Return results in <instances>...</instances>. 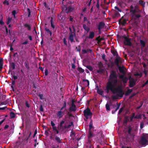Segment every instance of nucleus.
Listing matches in <instances>:
<instances>
[{
  "instance_id": "obj_33",
  "label": "nucleus",
  "mask_w": 148,
  "mask_h": 148,
  "mask_svg": "<svg viewBox=\"0 0 148 148\" xmlns=\"http://www.w3.org/2000/svg\"><path fill=\"white\" fill-rule=\"evenodd\" d=\"M135 113H133L132 114V116L130 117V119L129 120V122H131L133 121V119L134 118Z\"/></svg>"
},
{
  "instance_id": "obj_38",
  "label": "nucleus",
  "mask_w": 148,
  "mask_h": 148,
  "mask_svg": "<svg viewBox=\"0 0 148 148\" xmlns=\"http://www.w3.org/2000/svg\"><path fill=\"white\" fill-rule=\"evenodd\" d=\"M89 131L91 130L93 128L92 121L91 120L90 122V125H89Z\"/></svg>"
},
{
  "instance_id": "obj_40",
  "label": "nucleus",
  "mask_w": 148,
  "mask_h": 148,
  "mask_svg": "<svg viewBox=\"0 0 148 148\" xmlns=\"http://www.w3.org/2000/svg\"><path fill=\"white\" fill-rule=\"evenodd\" d=\"M85 66L90 71H92L93 70L92 67L89 65H87Z\"/></svg>"
},
{
  "instance_id": "obj_52",
  "label": "nucleus",
  "mask_w": 148,
  "mask_h": 148,
  "mask_svg": "<svg viewBox=\"0 0 148 148\" xmlns=\"http://www.w3.org/2000/svg\"><path fill=\"white\" fill-rule=\"evenodd\" d=\"M76 50L77 51L80 52L81 50V48L80 46H79L78 47H76Z\"/></svg>"
},
{
  "instance_id": "obj_43",
  "label": "nucleus",
  "mask_w": 148,
  "mask_h": 148,
  "mask_svg": "<svg viewBox=\"0 0 148 148\" xmlns=\"http://www.w3.org/2000/svg\"><path fill=\"white\" fill-rule=\"evenodd\" d=\"M3 67V60L1 59H0V69H1Z\"/></svg>"
},
{
  "instance_id": "obj_63",
  "label": "nucleus",
  "mask_w": 148,
  "mask_h": 148,
  "mask_svg": "<svg viewBox=\"0 0 148 148\" xmlns=\"http://www.w3.org/2000/svg\"><path fill=\"white\" fill-rule=\"evenodd\" d=\"M75 101L74 99H72L71 100V106H76L74 104Z\"/></svg>"
},
{
  "instance_id": "obj_49",
  "label": "nucleus",
  "mask_w": 148,
  "mask_h": 148,
  "mask_svg": "<svg viewBox=\"0 0 148 148\" xmlns=\"http://www.w3.org/2000/svg\"><path fill=\"white\" fill-rule=\"evenodd\" d=\"M3 3L4 5H9V3L8 1L7 0H5L3 2Z\"/></svg>"
},
{
  "instance_id": "obj_55",
  "label": "nucleus",
  "mask_w": 148,
  "mask_h": 148,
  "mask_svg": "<svg viewBox=\"0 0 148 148\" xmlns=\"http://www.w3.org/2000/svg\"><path fill=\"white\" fill-rule=\"evenodd\" d=\"M39 109L40 112H43L44 111V109L42 104L40 105Z\"/></svg>"
},
{
  "instance_id": "obj_18",
  "label": "nucleus",
  "mask_w": 148,
  "mask_h": 148,
  "mask_svg": "<svg viewBox=\"0 0 148 148\" xmlns=\"http://www.w3.org/2000/svg\"><path fill=\"white\" fill-rule=\"evenodd\" d=\"M127 20L126 19L124 18L123 17H122L119 21V23L120 24L124 25L126 23Z\"/></svg>"
},
{
  "instance_id": "obj_45",
  "label": "nucleus",
  "mask_w": 148,
  "mask_h": 148,
  "mask_svg": "<svg viewBox=\"0 0 148 148\" xmlns=\"http://www.w3.org/2000/svg\"><path fill=\"white\" fill-rule=\"evenodd\" d=\"M103 70L101 68L99 67V69L97 70L98 73H102L103 72Z\"/></svg>"
},
{
  "instance_id": "obj_4",
  "label": "nucleus",
  "mask_w": 148,
  "mask_h": 148,
  "mask_svg": "<svg viewBox=\"0 0 148 148\" xmlns=\"http://www.w3.org/2000/svg\"><path fill=\"white\" fill-rule=\"evenodd\" d=\"M132 16L135 19H136L141 17V11L138 9L132 10L131 11Z\"/></svg>"
},
{
  "instance_id": "obj_2",
  "label": "nucleus",
  "mask_w": 148,
  "mask_h": 148,
  "mask_svg": "<svg viewBox=\"0 0 148 148\" xmlns=\"http://www.w3.org/2000/svg\"><path fill=\"white\" fill-rule=\"evenodd\" d=\"M139 143L142 146L148 145V134H143L142 135Z\"/></svg>"
},
{
  "instance_id": "obj_31",
  "label": "nucleus",
  "mask_w": 148,
  "mask_h": 148,
  "mask_svg": "<svg viewBox=\"0 0 148 148\" xmlns=\"http://www.w3.org/2000/svg\"><path fill=\"white\" fill-rule=\"evenodd\" d=\"M132 91V89H128L126 92L125 95L126 96H127L129 95Z\"/></svg>"
},
{
  "instance_id": "obj_14",
  "label": "nucleus",
  "mask_w": 148,
  "mask_h": 148,
  "mask_svg": "<svg viewBox=\"0 0 148 148\" xmlns=\"http://www.w3.org/2000/svg\"><path fill=\"white\" fill-rule=\"evenodd\" d=\"M119 78L123 82L124 84L126 83L128 80L127 77H124V75H120Z\"/></svg>"
},
{
  "instance_id": "obj_60",
  "label": "nucleus",
  "mask_w": 148,
  "mask_h": 148,
  "mask_svg": "<svg viewBox=\"0 0 148 148\" xmlns=\"http://www.w3.org/2000/svg\"><path fill=\"white\" fill-rule=\"evenodd\" d=\"M144 126V123L143 122H141L140 123V128L141 129H142L143 128Z\"/></svg>"
},
{
  "instance_id": "obj_26",
  "label": "nucleus",
  "mask_w": 148,
  "mask_h": 148,
  "mask_svg": "<svg viewBox=\"0 0 148 148\" xmlns=\"http://www.w3.org/2000/svg\"><path fill=\"white\" fill-rule=\"evenodd\" d=\"M24 26L27 29L28 31H30L31 30V27L29 25L28 23H26L24 25Z\"/></svg>"
},
{
  "instance_id": "obj_64",
  "label": "nucleus",
  "mask_w": 148,
  "mask_h": 148,
  "mask_svg": "<svg viewBox=\"0 0 148 148\" xmlns=\"http://www.w3.org/2000/svg\"><path fill=\"white\" fill-rule=\"evenodd\" d=\"M66 38H64L63 42H64V44L65 45H66V46L67 45V42L66 40Z\"/></svg>"
},
{
  "instance_id": "obj_7",
  "label": "nucleus",
  "mask_w": 148,
  "mask_h": 148,
  "mask_svg": "<svg viewBox=\"0 0 148 148\" xmlns=\"http://www.w3.org/2000/svg\"><path fill=\"white\" fill-rule=\"evenodd\" d=\"M64 123V120H62L60 121L58 125V126L59 127L58 129L59 130H60L61 132L65 133L66 131V129H68V128L66 124H65L64 126L63 125V124Z\"/></svg>"
},
{
  "instance_id": "obj_51",
  "label": "nucleus",
  "mask_w": 148,
  "mask_h": 148,
  "mask_svg": "<svg viewBox=\"0 0 148 148\" xmlns=\"http://www.w3.org/2000/svg\"><path fill=\"white\" fill-rule=\"evenodd\" d=\"M27 11L28 12V16L29 17H30V15H31V13L30 9H29L28 8L27 9Z\"/></svg>"
},
{
  "instance_id": "obj_13",
  "label": "nucleus",
  "mask_w": 148,
  "mask_h": 148,
  "mask_svg": "<svg viewBox=\"0 0 148 148\" xmlns=\"http://www.w3.org/2000/svg\"><path fill=\"white\" fill-rule=\"evenodd\" d=\"M65 114V111H59L56 113V115L59 119L61 118Z\"/></svg>"
},
{
  "instance_id": "obj_32",
  "label": "nucleus",
  "mask_w": 148,
  "mask_h": 148,
  "mask_svg": "<svg viewBox=\"0 0 148 148\" xmlns=\"http://www.w3.org/2000/svg\"><path fill=\"white\" fill-rule=\"evenodd\" d=\"M77 70L80 73H83L84 71V70L80 67H78Z\"/></svg>"
},
{
  "instance_id": "obj_39",
  "label": "nucleus",
  "mask_w": 148,
  "mask_h": 148,
  "mask_svg": "<svg viewBox=\"0 0 148 148\" xmlns=\"http://www.w3.org/2000/svg\"><path fill=\"white\" fill-rule=\"evenodd\" d=\"M68 129L71 126H73V127L74 126L73 123V121H71L70 123H69V124L67 125Z\"/></svg>"
},
{
  "instance_id": "obj_54",
  "label": "nucleus",
  "mask_w": 148,
  "mask_h": 148,
  "mask_svg": "<svg viewBox=\"0 0 148 148\" xmlns=\"http://www.w3.org/2000/svg\"><path fill=\"white\" fill-rule=\"evenodd\" d=\"M97 92L100 95H102L103 92V91L102 90H99V89H98Z\"/></svg>"
},
{
  "instance_id": "obj_23",
  "label": "nucleus",
  "mask_w": 148,
  "mask_h": 148,
  "mask_svg": "<svg viewBox=\"0 0 148 148\" xmlns=\"http://www.w3.org/2000/svg\"><path fill=\"white\" fill-rule=\"evenodd\" d=\"M76 110V106H71L69 108V110L70 112H75Z\"/></svg>"
},
{
  "instance_id": "obj_36",
  "label": "nucleus",
  "mask_w": 148,
  "mask_h": 148,
  "mask_svg": "<svg viewBox=\"0 0 148 148\" xmlns=\"http://www.w3.org/2000/svg\"><path fill=\"white\" fill-rule=\"evenodd\" d=\"M15 65L14 62H12L10 65V67L12 68V69H15Z\"/></svg>"
},
{
  "instance_id": "obj_61",
  "label": "nucleus",
  "mask_w": 148,
  "mask_h": 148,
  "mask_svg": "<svg viewBox=\"0 0 148 148\" xmlns=\"http://www.w3.org/2000/svg\"><path fill=\"white\" fill-rule=\"evenodd\" d=\"M143 73L145 74V77H147V72H148L145 69H144V71H143Z\"/></svg>"
},
{
  "instance_id": "obj_25",
  "label": "nucleus",
  "mask_w": 148,
  "mask_h": 148,
  "mask_svg": "<svg viewBox=\"0 0 148 148\" xmlns=\"http://www.w3.org/2000/svg\"><path fill=\"white\" fill-rule=\"evenodd\" d=\"M103 38H96V40L98 44H100V43L102 40H104Z\"/></svg>"
},
{
  "instance_id": "obj_22",
  "label": "nucleus",
  "mask_w": 148,
  "mask_h": 148,
  "mask_svg": "<svg viewBox=\"0 0 148 148\" xmlns=\"http://www.w3.org/2000/svg\"><path fill=\"white\" fill-rule=\"evenodd\" d=\"M45 33L47 34L48 35H49V36H51L52 35V32H51L49 30V29L47 28H45Z\"/></svg>"
},
{
  "instance_id": "obj_5",
  "label": "nucleus",
  "mask_w": 148,
  "mask_h": 148,
  "mask_svg": "<svg viewBox=\"0 0 148 148\" xmlns=\"http://www.w3.org/2000/svg\"><path fill=\"white\" fill-rule=\"evenodd\" d=\"M58 18L60 22L62 23H64L66 22V13L65 12H61L60 13L58 16Z\"/></svg>"
},
{
  "instance_id": "obj_27",
  "label": "nucleus",
  "mask_w": 148,
  "mask_h": 148,
  "mask_svg": "<svg viewBox=\"0 0 148 148\" xmlns=\"http://www.w3.org/2000/svg\"><path fill=\"white\" fill-rule=\"evenodd\" d=\"M140 43L142 48H143L145 47L146 43L144 41L140 40Z\"/></svg>"
},
{
  "instance_id": "obj_29",
  "label": "nucleus",
  "mask_w": 148,
  "mask_h": 148,
  "mask_svg": "<svg viewBox=\"0 0 148 148\" xmlns=\"http://www.w3.org/2000/svg\"><path fill=\"white\" fill-rule=\"evenodd\" d=\"M89 51H90V53H91L92 52V51L90 49H87V50L83 49L82 50V53L83 54H84Z\"/></svg>"
},
{
  "instance_id": "obj_59",
  "label": "nucleus",
  "mask_w": 148,
  "mask_h": 148,
  "mask_svg": "<svg viewBox=\"0 0 148 148\" xmlns=\"http://www.w3.org/2000/svg\"><path fill=\"white\" fill-rule=\"evenodd\" d=\"M124 109V107H123L121 108L120 110H119V114H120L122 112L123 110Z\"/></svg>"
},
{
  "instance_id": "obj_50",
  "label": "nucleus",
  "mask_w": 148,
  "mask_h": 148,
  "mask_svg": "<svg viewBox=\"0 0 148 148\" xmlns=\"http://www.w3.org/2000/svg\"><path fill=\"white\" fill-rule=\"evenodd\" d=\"M94 33L93 32H90L88 37H94Z\"/></svg>"
},
{
  "instance_id": "obj_48",
  "label": "nucleus",
  "mask_w": 148,
  "mask_h": 148,
  "mask_svg": "<svg viewBox=\"0 0 148 148\" xmlns=\"http://www.w3.org/2000/svg\"><path fill=\"white\" fill-rule=\"evenodd\" d=\"M114 14L115 16L117 17L119 16L120 15V14L116 11H115Z\"/></svg>"
},
{
  "instance_id": "obj_16",
  "label": "nucleus",
  "mask_w": 148,
  "mask_h": 148,
  "mask_svg": "<svg viewBox=\"0 0 148 148\" xmlns=\"http://www.w3.org/2000/svg\"><path fill=\"white\" fill-rule=\"evenodd\" d=\"M129 116H125L124 117V120L123 123V125L126 126L127 124V123L128 122H129V119H128Z\"/></svg>"
},
{
  "instance_id": "obj_56",
  "label": "nucleus",
  "mask_w": 148,
  "mask_h": 148,
  "mask_svg": "<svg viewBox=\"0 0 148 148\" xmlns=\"http://www.w3.org/2000/svg\"><path fill=\"white\" fill-rule=\"evenodd\" d=\"M25 105L28 108H29L30 107V105L28 103V102L27 101H26L25 102Z\"/></svg>"
},
{
  "instance_id": "obj_21",
  "label": "nucleus",
  "mask_w": 148,
  "mask_h": 148,
  "mask_svg": "<svg viewBox=\"0 0 148 148\" xmlns=\"http://www.w3.org/2000/svg\"><path fill=\"white\" fill-rule=\"evenodd\" d=\"M53 18L52 17H51L50 22L51 24V26L53 29V31L54 32H55L56 31L57 28L55 27L54 25L53 24Z\"/></svg>"
},
{
  "instance_id": "obj_10",
  "label": "nucleus",
  "mask_w": 148,
  "mask_h": 148,
  "mask_svg": "<svg viewBox=\"0 0 148 148\" xmlns=\"http://www.w3.org/2000/svg\"><path fill=\"white\" fill-rule=\"evenodd\" d=\"M66 12L67 13L71 12L73 11L74 9V5H71L67 7H65Z\"/></svg>"
},
{
  "instance_id": "obj_19",
  "label": "nucleus",
  "mask_w": 148,
  "mask_h": 148,
  "mask_svg": "<svg viewBox=\"0 0 148 148\" xmlns=\"http://www.w3.org/2000/svg\"><path fill=\"white\" fill-rule=\"evenodd\" d=\"M118 68V69L120 72L121 73L123 74V75H125L126 73L125 71L124 70V67L123 66L122 67H121L120 65L119 66H117Z\"/></svg>"
},
{
  "instance_id": "obj_12",
  "label": "nucleus",
  "mask_w": 148,
  "mask_h": 148,
  "mask_svg": "<svg viewBox=\"0 0 148 148\" xmlns=\"http://www.w3.org/2000/svg\"><path fill=\"white\" fill-rule=\"evenodd\" d=\"M121 58L119 56L118 53H117L115 59L114 60V63L117 66L119 65V63L121 62Z\"/></svg>"
},
{
  "instance_id": "obj_44",
  "label": "nucleus",
  "mask_w": 148,
  "mask_h": 148,
  "mask_svg": "<svg viewBox=\"0 0 148 148\" xmlns=\"http://www.w3.org/2000/svg\"><path fill=\"white\" fill-rule=\"evenodd\" d=\"M141 118V115L140 114L138 115H136L134 116V119H140Z\"/></svg>"
},
{
  "instance_id": "obj_62",
  "label": "nucleus",
  "mask_w": 148,
  "mask_h": 148,
  "mask_svg": "<svg viewBox=\"0 0 148 148\" xmlns=\"http://www.w3.org/2000/svg\"><path fill=\"white\" fill-rule=\"evenodd\" d=\"M114 8L117 10L119 12H121V10L117 6H116L114 7Z\"/></svg>"
},
{
  "instance_id": "obj_6",
  "label": "nucleus",
  "mask_w": 148,
  "mask_h": 148,
  "mask_svg": "<svg viewBox=\"0 0 148 148\" xmlns=\"http://www.w3.org/2000/svg\"><path fill=\"white\" fill-rule=\"evenodd\" d=\"M117 40H120L122 39L123 40L124 38V44L125 45L131 46L132 45V43L131 42V39L129 38H117Z\"/></svg>"
},
{
  "instance_id": "obj_58",
  "label": "nucleus",
  "mask_w": 148,
  "mask_h": 148,
  "mask_svg": "<svg viewBox=\"0 0 148 148\" xmlns=\"http://www.w3.org/2000/svg\"><path fill=\"white\" fill-rule=\"evenodd\" d=\"M34 141L35 142V143L34 145V147H36V145H38L39 143L37 142V140L36 139H35L34 140Z\"/></svg>"
},
{
  "instance_id": "obj_15",
  "label": "nucleus",
  "mask_w": 148,
  "mask_h": 148,
  "mask_svg": "<svg viewBox=\"0 0 148 148\" xmlns=\"http://www.w3.org/2000/svg\"><path fill=\"white\" fill-rule=\"evenodd\" d=\"M127 131L128 133L131 135L132 132H133V127L132 125H129L128 126H127Z\"/></svg>"
},
{
  "instance_id": "obj_17",
  "label": "nucleus",
  "mask_w": 148,
  "mask_h": 148,
  "mask_svg": "<svg viewBox=\"0 0 148 148\" xmlns=\"http://www.w3.org/2000/svg\"><path fill=\"white\" fill-rule=\"evenodd\" d=\"M105 25V24L102 22H100L99 23L98 26V29L99 31H100L101 29L104 28Z\"/></svg>"
},
{
  "instance_id": "obj_28",
  "label": "nucleus",
  "mask_w": 148,
  "mask_h": 148,
  "mask_svg": "<svg viewBox=\"0 0 148 148\" xmlns=\"http://www.w3.org/2000/svg\"><path fill=\"white\" fill-rule=\"evenodd\" d=\"M139 4L142 6L143 8L145 7V2L143 1L140 0L138 2Z\"/></svg>"
},
{
  "instance_id": "obj_9",
  "label": "nucleus",
  "mask_w": 148,
  "mask_h": 148,
  "mask_svg": "<svg viewBox=\"0 0 148 148\" xmlns=\"http://www.w3.org/2000/svg\"><path fill=\"white\" fill-rule=\"evenodd\" d=\"M94 135L93 134V132L91 130L88 131V142L90 143H91L92 140V138L94 137Z\"/></svg>"
},
{
  "instance_id": "obj_11",
  "label": "nucleus",
  "mask_w": 148,
  "mask_h": 148,
  "mask_svg": "<svg viewBox=\"0 0 148 148\" xmlns=\"http://www.w3.org/2000/svg\"><path fill=\"white\" fill-rule=\"evenodd\" d=\"M72 27L73 28V30H72L71 28L69 27V29L70 31V32L69 34H70L69 37H73L74 36L75 37V27L73 25L72 26Z\"/></svg>"
},
{
  "instance_id": "obj_8",
  "label": "nucleus",
  "mask_w": 148,
  "mask_h": 148,
  "mask_svg": "<svg viewBox=\"0 0 148 148\" xmlns=\"http://www.w3.org/2000/svg\"><path fill=\"white\" fill-rule=\"evenodd\" d=\"M27 134L26 136V137L25 139L22 140V142L21 143L22 145H25L27 144V140L32 134V132L29 130L27 131Z\"/></svg>"
},
{
  "instance_id": "obj_53",
  "label": "nucleus",
  "mask_w": 148,
  "mask_h": 148,
  "mask_svg": "<svg viewBox=\"0 0 148 148\" xmlns=\"http://www.w3.org/2000/svg\"><path fill=\"white\" fill-rule=\"evenodd\" d=\"M12 14L13 16H14V18H15V15L16 14V12L15 10H13L12 12Z\"/></svg>"
},
{
  "instance_id": "obj_20",
  "label": "nucleus",
  "mask_w": 148,
  "mask_h": 148,
  "mask_svg": "<svg viewBox=\"0 0 148 148\" xmlns=\"http://www.w3.org/2000/svg\"><path fill=\"white\" fill-rule=\"evenodd\" d=\"M129 86L130 88H132L136 85V81L134 79H133L131 81H129Z\"/></svg>"
},
{
  "instance_id": "obj_3",
  "label": "nucleus",
  "mask_w": 148,
  "mask_h": 148,
  "mask_svg": "<svg viewBox=\"0 0 148 148\" xmlns=\"http://www.w3.org/2000/svg\"><path fill=\"white\" fill-rule=\"evenodd\" d=\"M84 116L85 117L86 119L85 121H87V120L89 119H91L92 117L93 114L91 112L90 108H87L83 112Z\"/></svg>"
},
{
  "instance_id": "obj_30",
  "label": "nucleus",
  "mask_w": 148,
  "mask_h": 148,
  "mask_svg": "<svg viewBox=\"0 0 148 148\" xmlns=\"http://www.w3.org/2000/svg\"><path fill=\"white\" fill-rule=\"evenodd\" d=\"M55 139L56 141L58 142V144L61 143H62L60 138L57 136H56Z\"/></svg>"
},
{
  "instance_id": "obj_37",
  "label": "nucleus",
  "mask_w": 148,
  "mask_h": 148,
  "mask_svg": "<svg viewBox=\"0 0 148 148\" xmlns=\"http://www.w3.org/2000/svg\"><path fill=\"white\" fill-rule=\"evenodd\" d=\"M24 65L25 66L26 68L29 70V64L28 62H24Z\"/></svg>"
},
{
  "instance_id": "obj_47",
  "label": "nucleus",
  "mask_w": 148,
  "mask_h": 148,
  "mask_svg": "<svg viewBox=\"0 0 148 148\" xmlns=\"http://www.w3.org/2000/svg\"><path fill=\"white\" fill-rule=\"evenodd\" d=\"M106 108L107 110L110 111V106L108 104L106 103Z\"/></svg>"
},
{
  "instance_id": "obj_24",
  "label": "nucleus",
  "mask_w": 148,
  "mask_h": 148,
  "mask_svg": "<svg viewBox=\"0 0 148 148\" xmlns=\"http://www.w3.org/2000/svg\"><path fill=\"white\" fill-rule=\"evenodd\" d=\"M83 29L87 32H89L90 30V28L87 27L86 24H83Z\"/></svg>"
},
{
  "instance_id": "obj_46",
  "label": "nucleus",
  "mask_w": 148,
  "mask_h": 148,
  "mask_svg": "<svg viewBox=\"0 0 148 148\" xmlns=\"http://www.w3.org/2000/svg\"><path fill=\"white\" fill-rule=\"evenodd\" d=\"M133 127V131L134 132H136L138 130V126H132Z\"/></svg>"
},
{
  "instance_id": "obj_41",
  "label": "nucleus",
  "mask_w": 148,
  "mask_h": 148,
  "mask_svg": "<svg viewBox=\"0 0 148 148\" xmlns=\"http://www.w3.org/2000/svg\"><path fill=\"white\" fill-rule=\"evenodd\" d=\"M12 19V17H9L7 19V21L6 22V24L7 25H9L10 22H11V20Z\"/></svg>"
},
{
  "instance_id": "obj_35",
  "label": "nucleus",
  "mask_w": 148,
  "mask_h": 148,
  "mask_svg": "<svg viewBox=\"0 0 148 148\" xmlns=\"http://www.w3.org/2000/svg\"><path fill=\"white\" fill-rule=\"evenodd\" d=\"M10 118L11 119L13 118L16 116L15 114V113L12 112H11L10 113Z\"/></svg>"
},
{
  "instance_id": "obj_57",
  "label": "nucleus",
  "mask_w": 148,
  "mask_h": 148,
  "mask_svg": "<svg viewBox=\"0 0 148 148\" xmlns=\"http://www.w3.org/2000/svg\"><path fill=\"white\" fill-rule=\"evenodd\" d=\"M69 21H71V22H73V21L75 22V21L73 19V17L71 16H69Z\"/></svg>"
},
{
  "instance_id": "obj_42",
  "label": "nucleus",
  "mask_w": 148,
  "mask_h": 148,
  "mask_svg": "<svg viewBox=\"0 0 148 148\" xmlns=\"http://www.w3.org/2000/svg\"><path fill=\"white\" fill-rule=\"evenodd\" d=\"M111 52L114 56H116L117 53H118L116 51L114 50H111Z\"/></svg>"
},
{
  "instance_id": "obj_34",
  "label": "nucleus",
  "mask_w": 148,
  "mask_h": 148,
  "mask_svg": "<svg viewBox=\"0 0 148 148\" xmlns=\"http://www.w3.org/2000/svg\"><path fill=\"white\" fill-rule=\"evenodd\" d=\"M37 95L40 97V98L42 100L44 99L43 95L41 94V92H39L38 94H37Z\"/></svg>"
},
{
  "instance_id": "obj_1",
  "label": "nucleus",
  "mask_w": 148,
  "mask_h": 148,
  "mask_svg": "<svg viewBox=\"0 0 148 148\" xmlns=\"http://www.w3.org/2000/svg\"><path fill=\"white\" fill-rule=\"evenodd\" d=\"M117 75L116 71L112 70L110 73L108 82L106 83L105 92L108 94L111 91L113 94H116L117 96L122 97L124 94L121 86L116 87L118 84Z\"/></svg>"
}]
</instances>
